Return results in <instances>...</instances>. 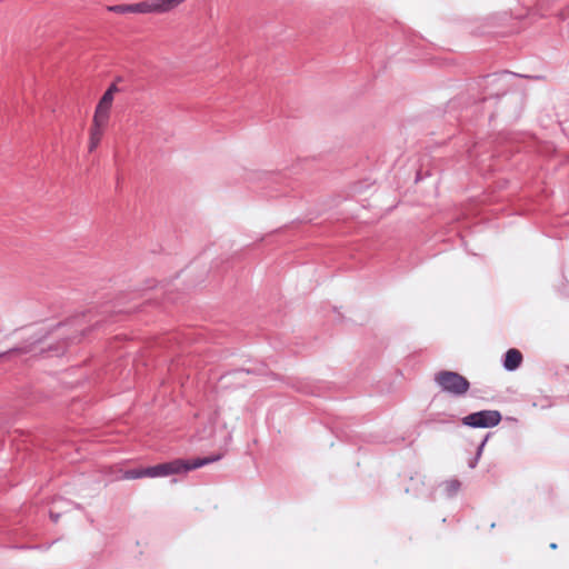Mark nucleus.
Masks as SVG:
<instances>
[{"mask_svg": "<svg viewBox=\"0 0 569 569\" xmlns=\"http://www.w3.org/2000/svg\"><path fill=\"white\" fill-rule=\"evenodd\" d=\"M221 458L220 455L209 457V458H197L191 461H186L182 459H176L170 462L160 463L153 467L148 468H138L126 470L122 473V479L132 480L139 479L143 477L157 478V477H166L170 475H177L180 472L190 471L202 466H206L210 462L218 461Z\"/></svg>", "mask_w": 569, "mask_h": 569, "instance_id": "1", "label": "nucleus"}, {"mask_svg": "<svg viewBox=\"0 0 569 569\" xmlns=\"http://www.w3.org/2000/svg\"><path fill=\"white\" fill-rule=\"evenodd\" d=\"M118 92V86L112 83L102 94L94 108L92 121L89 128L88 149L90 152H93L99 147L109 127L114 96Z\"/></svg>", "mask_w": 569, "mask_h": 569, "instance_id": "2", "label": "nucleus"}, {"mask_svg": "<svg viewBox=\"0 0 569 569\" xmlns=\"http://www.w3.org/2000/svg\"><path fill=\"white\" fill-rule=\"evenodd\" d=\"M435 382L445 392L463 396L470 388L468 379L458 372L441 370L435 375Z\"/></svg>", "mask_w": 569, "mask_h": 569, "instance_id": "3", "label": "nucleus"}, {"mask_svg": "<svg viewBox=\"0 0 569 569\" xmlns=\"http://www.w3.org/2000/svg\"><path fill=\"white\" fill-rule=\"evenodd\" d=\"M187 0H147L138 3H132L133 13H168Z\"/></svg>", "mask_w": 569, "mask_h": 569, "instance_id": "4", "label": "nucleus"}, {"mask_svg": "<svg viewBox=\"0 0 569 569\" xmlns=\"http://www.w3.org/2000/svg\"><path fill=\"white\" fill-rule=\"evenodd\" d=\"M501 421V415L497 410H483L470 413L462 419L463 425L472 428H491Z\"/></svg>", "mask_w": 569, "mask_h": 569, "instance_id": "5", "label": "nucleus"}, {"mask_svg": "<svg viewBox=\"0 0 569 569\" xmlns=\"http://www.w3.org/2000/svg\"><path fill=\"white\" fill-rule=\"evenodd\" d=\"M522 361V355L517 349H509L506 353L503 366L507 370L517 369Z\"/></svg>", "mask_w": 569, "mask_h": 569, "instance_id": "6", "label": "nucleus"}, {"mask_svg": "<svg viewBox=\"0 0 569 569\" xmlns=\"http://www.w3.org/2000/svg\"><path fill=\"white\" fill-rule=\"evenodd\" d=\"M460 486H461V483L459 480L449 479V480L443 481L440 485V488L446 496L452 497L459 491Z\"/></svg>", "mask_w": 569, "mask_h": 569, "instance_id": "7", "label": "nucleus"}, {"mask_svg": "<svg viewBox=\"0 0 569 569\" xmlns=\"http://www.w3.org/2000/svg\"><path fill=\"white\" fill-rule=\"evenodd\" d=\"M108 10L111 12L120 13V14L133 13L132 3L131 4L109 6Z\"/></svg>", "mask_w": 569, "mask_h": 569, "instance_id": "8", "label": "nucleus"}, {"mask_svg": "<svg viewBox=\"0 0 569 569\" xmlns=\"http://www.w3.org/2000/svg\"><path fill=\"white\" fill-rule=\"evenodd\" d=\"M14 351H16V349L10 350V352H14ZM8 353H9V351H8ZM6 355H7V352H4V353H0V358H1V357H3V356H6Z\"/></svg>", "mask_w": 569, "mask_h": 569, "instance_id": "9", "label": "nucleus"}]
</instances>
